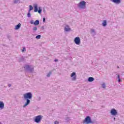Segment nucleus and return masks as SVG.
<instances>
[{"mask_svg": "<svg viewBox=\"0 0 124 124\" xmlns=\"http://www.w3.org/2000/svg\"><path fill=\"white\" fill-rule=\"evenodd\" d=\"M23 97L25 100L26 101L25 104L23 106V108H25V107H27V106H28V105H29L30 103H31L30 99H31V98H32V93H31V92H28L25 93L23 94Z\"/></svg>", "mask_w": 124, "mask_h": 124, "instance_id": "obj_1", "label": "nucleus"}, {"mask_svg": "<svg viewBox=\"0 0 124 124\" xmlns=\"http://www.w3.org/2000/svg\"><path fill=\"white\" fill-rule=\"evenodd\" d=\"M93 123H95V120L92 121V118L90 116H86L83 121V123L86 124H93Z\"/></svg>", "mask_w": 124, "mask_h": 124, "instance_id": "obj_2", "label": "nucleus"}, {"mask_svg": "<svg viewBox=\"0 0 124 124\" xmlns=\"http://www.w3.org/2000/svg\"><path fill=\"white\" fill-rule=\"evenodd\" d=\"M86 1L82 0L78 4V7L79 9H86Z\"/></svg>", "mask_w": 124, "mask_h": 124, "instance_id": "obj_3", "label": "nucleus"}, {"mask_svg": "<svg viewBox=\"0 0 124 124\" xmlns=\"http://www.w3.org/2000/svg\"><path fill=\"white\" fill-rule=\"evenodd\" d=\"M33 7L34 12H38L39 14H41V13H42V8H41V7L38 8V6L37 4H35L33 5Z\"/></svg>", "mask_w": 124, "mask_h": 124, "instance_id": "obj_4", "label": "nucleus"}, {"mask_svg": "<svg viewBox=\"0 0 124 124\" xmlns=\"http://www.w3.org/2000/svg\"><path fill=\"white\" fill-rule=\"evenodd\" d=\"M24 68H25L27 71H29L30 73H32L34 71V68L31 67V66L29 64L26 65L24 66Z\"/></svg>", "mask_w": 124, "mask_h": 124, "instance_id": "obj_5", "label": "nucleus"}, {"mask_svg": "<svg viewBox=\"0 0 124 124\" xmlns=\"http://www.w3.org/2000/svg\"><path fill=\"white\" fill-rule=\"evenodd\" d=\"M43 118V116L42 115H38L35 117V118L34 119V122H35V123H36L37 124H39V123L41 122V120H42Z\"/></svg>", "mask_w": 124, "mask_h": 124, "instance_id": "obj_6", "label": "nucleus"}, {"mask_svg": "<svg viewBox=\"0 0 124 124\" xmlns=\"http://www.w3.org/2000/svg\"><path fill=\"white\" fill-rule=\"evenodd\" d=\"M74 42L77 45H80L81 44V39L79 37H76L74 39Z\"/></svg>", "mask_w": 124, "mask_h": 124, "instance_id": "obj_7", "label": "nucleus"}, {"mask_svg": "<svg viewBox=\"0 0 124 124\" xmlns=\"http://www.w3.org/2000/svg\"><path fill=\"white\" fill-rule=\"evenodd\" d=\"M110 113L112 116H117L118 115V111L115 108H112L110 110Z\"/></svg>", "mask_w": 124, "mask_h": 124, "instance_id": "obj_8", "label": "nucleus"}, {"mask_svg": "<svg viewBox=\"0 0 124 124\" xmlns=\"http://www.w3.org/2000/svg\"><path fill=\"white\" fill-rule=\"evenodd\" d=\"M71 77L72 78V80L73 81H76V79L77 78V75H76V73L75 72H73L71 74Z\"/></svg>", "mask_w": 124, "mask_h": 124, "instance_id": "obj_9", "label": "nucleus"}, {"mask_svg": "<svg viewBox=\"0 0 124 124\" xmlns=\"http://www.w3.org/2000/svg\"><path fill=\"white\" fill-rule=\"evenodd\" d=\"M30 23L31 24V25H34V26H38V25H39V20H36L34 21L33 20H31L30 21Z\"/></svg>", "mask_w": 124, "mask_h": 124, "instance_id": "obj_10", "label": "nucleus"}, {"mask_svg": "<svg viewBox=\"0 0 124 124\" xmlns=\"http://www.w3.org/2000/svg\"><path fill=\"white\" fill-rule=\"evenodd\" d=\"M111 1H112L114 3H116V4H120L122 2L121 0H110Z\"/></svg>", "mask_w": 124, "mask_h": 124, "instance_id": "obj_11", "label": "nucleus"}, {"mask_svg": "<svg viewBox=\"0 0 124 124\" xmlns=\"http://www.w3.org/2000/svg\"><path fill=\"white\" fill-rule=\"evenodd\" d=\"M4 108V103L2 101H0V110H2Z\"/></svg>", "mask_w": 124, "mask_h": 124, "instance_id": "obj_12", "label": "nucleus"}, {"mask_svg": "<svg viewBox=\"0 0 124 124\" xmlns=\"http://www.w3.org/2000/svg\"><path fill=\"white\" fill-rule=\"evenodd\" d=\"M21 26H22L21 23H19L18 24L16 25L15 26V30H16V31H17V30H19L20 28H21Z\"/></svg>", "mask_w": 124, "mask_h": 124, "instance_id": "obj_13", "label": "nucleus"}, {"mask_svg": "<svg viewBox=\"0 0 124 124\" xmlns=\"http://www.w3.org/2000/svg\"><path fill=\"white\" fill-rule=\"evenodd\" d=\"M93 81H94V78L93 77H89L88 78V82H93Z\"/></svg>", "mask_w": 124, "mask_h": 124, "instance_id": "obj_14", "label": "nucleus"}, {"mask_svg": "<svg viewBox=\"0 0 124 124\" xmlns=\"http://www.w3.org/2000/svg\"><path fill=\"white\" fill-rule=\"evenodd\" d=\"M102 26L103 27H106L107 26V20H103L102 23Z\"/></svg>", "mask_w": 124, "mask_h": 124, "instance_id": "obj_15", "label": "nucleus"}, {"mask_svg": "<svg viewBox=\"0 0 124 124\" xmlns=\"http://www.w3.org/2000/svg\"><path fill=\"white\" fill-rule=\"evenodd\" d=\"M91 33H93V35H95V34H96V33L95 32V31H94V29H91Z\"/></svg>", "mask_w": 124, "mask_h": 124, "instance_id": "obj_16", "label": "nucleus"}, {"mask_svg": "<svg viewBox=\"0 0 124 124\" xmlns=\"http://www.w3.org/2000/svg\"><path fill=\"white\" fill-rule=\"evenodd\" d=\"M31 10H33V7L31 5H29V10L28 11L31 12Z\"/></svg>", "mask_w": 124, "mask_h": 124, "instance_id": "obj_17", "label": "nucleus"}, {"mask_svg": "<svg viewBox=\"0 0 124 124\" xmlns=\"http://www.w3.org/2000/svg\"><path fill=\"white\" fill-rule=\"evenodd\" d=\"M117 78L118 79V83H121L122 82V80L121 79V76L119 75L117 76Z\"/></svg>", "mask_w": 124, "mask_h": 124, "instance_id": "obj_18", "label": "nucleus"}, {"mask_svg": "<svg viewBox=\"0 0 124 124\" xmlns=\"http://www.w3.org/2000/svg\"><path fill=\"white\" fill-rule=\"evenodd\" d=\"M65 31H71V29L70 28H64Z\"/></svg>", "mask_w": 124, "mask_h": 124, "instance_id": "obj_19", "label": "nucleus"}, {"mask_svg": "<svg viewBox=\"0 0 124 124\" xmlns=\"http://www.w3.org/2000/svg\"><path fill=\"white\" fill-rule=\"evenodd\" d=\"M52 72H53V71H50L46 75V76L47 77H50L51 75H52Z\"/></svg>", "mask_w": 124, "mask_h": 124, "instance_id": "obj_20", "label": "nucleus"}, {"mask_svg": "<svg viewBox=\"0 0 124 124\" xmlns=\"http://www.w3.org/2000/svg\"><path fill=\"white\" fill-rule=\"evenodd\" d=\"M65 122H69V121H70V118L68 117H66L64 119Z\"/></svg>", "mask_w": 124, "mask_h": 124, "instance_id": "obj_21", "label": "nucleus"}, {"mask_svg": "<svg viewBox=\"0 0 124 124\" xmlns=\"http://www.w3.org/2000/svg\"><path fill=\"white\" fill-rule=\"evenodd\" d=\"M24 60H25V58H24V57H21L20 58H19V62H24Z\"/></svg>", "mask_w": 124, "mask_h": 124, "instance_id": "obj_22", "label": "nucleus"}, {"mask_svg": "<svg viewBox=\"0 0 124 124\" xmlns=\"http://www.w3.org/2000/svg\"><path fill=\"white\" fill-rule=\"evenodd\" d=\"M36 39H40V38H41V35H37L36 37H35Z\"/></svg>", "mask_w": 124, "mask_h": 124, "instance_id": "obj_23", "label": "nucleus"}, {"mask_svg": "<svg viewBox=\"0 0 124 124\" xmlns=\"http://www.w3.org/2000/svg\"><path fill=\"white\" fill-rule=\"evenodd\" d=\"M14 2L15 4H17V3H20L21 1H20V0H15Z\"/></svg>", "mask_w": 124, "mask_h": 124, "instance_id": "obj_24", "label": "nucleus"}, {"mask_svg": "<svg viewBox=\"0 0 124 124\" xmlns=\"http://www.w3.org/2000/svg\"><path fill=\"white\" fill-rule=\"evenodd\" d=\"M31 12L28 11V13L27 14V16L28 18H31Z\"/></svg>", "mask_w": 124, "mask_h": 124, "instance_id": "obj_25", "label": "nucleus"}, {"mask_svg": "<svg viewBox=\"0 0 124 124\" xmlns=\"http://www.w3.org/2000/svg\"><path fill=\"white\" fill-rule=\"evenodd\" d=\"M32 30L34 31H37V27L36 26H34Z\"/></svg>", "mask_w": 124, "mask_h": 124, "instance_id": "obj_26", "label": "nucleus"}, {"mask_svg": "<svg viewBox=\"0 0 124 124\" xmlns=\"http://www.w3.org/2000/svg\"><path fill=\"white\" fill-rule=\"evenodd\" d=\"M102 87L103 88V89H105V88H106V85L105 83H104L102 84Z\"/></svg>", "mask_w": 124, "mask_h": 124, "instance_id": "obj_27", "label": "nucleus"}, {"mask_svg": "<svg viewBox=\"0 0 124 124\" xmlns=\"http://www.w3.org/2000/svg\"><path fill=\"white\" fill-rule=\"evenodd\" d=\"M22 53H24V52H26V47H23V49H22Z\"/></svg>", "mask_w": 124, "mask_h": 124, "instance_id": "obj_28", "label": "nucleus"}, {"mask_svg": "<svg viewBox=\"0 0 124 124\" xmlns=\"http://www.w3.org/2000/svg\"><path fill=\"white\" fill-rule=\"evenodd\" d=\"M37 99V100H38L39 101L40 100H41V97L38 96Z\"/></svg>", "mask_w": 124, "mask_h": 124, "instance_id": "obj_29", "label": "nucleus"}, {"mask_svg": "<svg viewBox=\"0 0 124 124\" xmlns=\"http://www.w3.org/2000/svg\"><path fill=\"white\" fill-rule=\"evenodd\" d=\"M43 23H45V22H46V18L45 17L43 18Z\"/></svg>", "mask_w": 124, "mask_h": 124, "instance_id": "obj_30", "label": "nucleus"}, {"mask_svg": "<svg viewBox=\"0 0 124 124\" xmlns=\"http://www.w3.org/2000/svg\"><path fill=\"white\" fill-rule=\"evenodd\" d=\"M43 13H45L46 12V11L45 10V8H43Z\"/></svg>", "mask_w": 124, "mask_h": 124, "instance_id": "obj_31", "label": "nucleus"}, {"mask_svg": "<svg viewBox=\"0 0 124 124\" xmlns=\"http://www.w3.org/2000/svg\"><path fill=\"white\" fill-rule=\"evenodd\" d=\"M7 38H8L9 39H10V38H11V35H8L7 36Z\"/></svg>", "mask_w": 124, "mask_h": 124, "instance_id": "obj_32", "label": "nucleus"}, {"mask_svg": "<svg viewBox=\"0 0 124 124\" xmlns=\"http://www.w3.org/2000/svg\"><path fill=\"white\" fill-rule=\"evenodd\" d=\"M54 124H59V122H58V121H55V122H54Z\"/></svg>", "mask_w": 124, "mask_h": 124, "instance_id": "obj_33", "label": "nucleus"}, {"mask_svg": "<svg viewBox=\"0 0 124 124\" xmlns=\"http://www.w3.org/2000/svg\"><path fill=\"white\" fill-rule=\"evenodd\" d=\"M8 87L9 88H10V87H11V84H8Z\"/></svg>", "mask_w": 124, "mask_h": 124, "instance_id": "obj_34", "label": "nucleus"}, {"mask_svg": "<svg viewBox=\"0 0 124 124\" xmlns=\"http://www.w3.org/2000/svg\"><path fill=\"white\" fill-rule=\"evenodd\" d=\"M58 61H59V60H58V59H55V60H54V62H58Z\"/></svg>", "mask_w": 124, "mask_h": 124, "instance_id": "obj_35", "label": "nucleus"}, {"mask_svg": "<svg viewBox=\"0 0 124 124\" xmlns=\"http://www.w3.org/2000/svg\"><path fill=\"white\" fill-rule=\"evenodd\" d=\"M41 29H42V30H44V26H42V27H41Z\"/></svg>", "mask_w": 124, "mask_h": 124, "instance_id": "obj_36", "label": "nucleus"}, {"mask_svg": "<svg viewBox=\"0 0 124 124\" xmlns=\"http://www.w3.org/2000/svg\"><path fill=\"white\" fill-rule=\"evenodd\" d=\"M113 121H116V118L114 117V118H113Z\"/></svg>", "mask_w": 124, "mask_h": 124, "instance_id": "obj_37", "label": "nucleus"}, {"mask_svg": "<svg viewBox=\"0 0 124 124\" xmlns=\"http://www.w3.org/2000/svg\"><path fill=\"white\" fill-rule=\"evenodd\" d=\"M66 27H67V28H68V27H69V26H68V25H66Z\"/></svg>", "mask_w": 124, "mask_h": 124, "instance_id": "obj_38", "label": "nucleus"}, {"mask_svg": "<svg viewBox=\"0 0 124 124\" xmlns=\"http://www.w3.org/2000/svg\"><path fill=\"white\" fill-rule=\"evenodd\" d=\"M117 68H120V67H119V66H117Z\"/></svg>", "mask_w": 124, "mask_h": 124, "instance_id": "obj_39", "label": "nucleus"}, {"mask_svg": "<svg viewBox=\"0 0 124 124\" xmlns=\"http://www.w3.org/2000/svg\"><path fill=\"white\" fill-rule=\"evenodd\" d=\"M0 124H1V123L0 122Z\"/></svg>", "mask_w": 124, "mask_h": 124, "instance_id": "obj_40", "label": "nucleus"}]
</instances>
